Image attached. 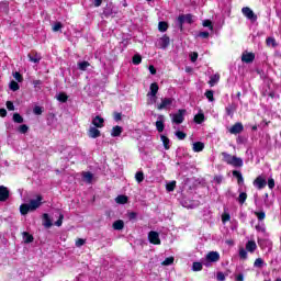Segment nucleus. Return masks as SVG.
I'll return each instance as SVG.
<instances>
[{"label": "nucleus", "mask_w": 281, "mask_h": 281, "mask_svg": "<svg viewBox=\"0 0 281 281\" xmlns=\"http://www.w3.org/2000/svg\"><path fill=\"white\" fill-rule=\"evenodd\" d=\"M42 201H43V196L37 195V198L35 200H31L29 204H22L20 206V212L22 216H25L27 212H35V210H38V207H41V205L43 204Z\"/></svg>", "instance_id": "obj_1"}, {"label": "nucleus", "mask_w": 281, "mask_h": 281, "mask_svg": "<svg viewBox=\"0 0 281 281\" xmlns=\"http://www.w3.org/2000/svg\"><path fill=\"white\" fill-rule=\"evenodd\" d=\"M222 157L226 164L234 166L235 168H240L243 166V159L229 154H222Z\"/></svg>", "instance_id": "obj_2"}, {"label": "nucleus", "mask_w": 281, "mask_h": 281, "mask_svg": "<svg viewBox=\"0 0 281 281\" xmlns=\"http://www.w3.org/2000/svg\"><path fill=\"white\" fill-rule=\"evenodd\" d=\"M204 267H212V251L207 252L206 257L202 259V262H193L192 271H201Z\"/></svg>", "instance_id": "obj_3"}, {"label": "nucleus", "mask_w": 281, "mask_h": 281, "mask_svg": "<svg viewBox=\"0 0 281 281\" xmlns=\"http://www.w3.org/2000/svg\"><path fill=\"white\" fill-rule=\"evenodd\" d=\"M184 115L186 110H178V112L170 114L171 122L173 124H183V121L186 120Z\"/></svg>", "instance_id": "obj_4"}, {"label": "nucleus", "mask_w": 281, "mask_h": 281, "mask_svg": "<svg viewBox=\"0 0 281 281\" xmlns=\"http://www.w3.org/2000/svg\"><path fill=\"white\" fill-rule=\"evenodd\" d=\"M183 23H189V24L194 23L192 14L179 15L178 24H179L180 30H183Z\"/></svg>", "instance_id": "obj_5"}, {"label": "nucleus", "mask_w": 281, "mask_h": 281, "mask_svg": "<svg viewBox=\"0 0 281 281\" xmlns=\"http://www.w3.org/2000/svg\"><path fill=\"white\" fill-rule=\"evenodd\" d=\"M170 45V37L168 35H164L162 37L158 38L156 42V47L158 49H166Z\"/></svg>", "instance_id": "obj_6"}, {"label": "nucleus", "mask_w": 281, "mask_h": 281, "mask_svg": "<svg viewBox=\"0 0 281 281\" xmlns=\"http://www.w3.org/2000/svg\"><path fill=\"white\" fill-rule=\"evenodd\" d=\"M241 14H244V16H246V19H248L249 21H256L258 19L256 13H254V10L248 7H244L241 9Z\"/></svg>", "instance_id": "obj_7"}, {"label": "nucleus", "mask_w": 281, "mask_h": 281, "mask_svg": "<svg viewBox=\"0 0 281 281\" xmlns=\"http://www.w3.org/2000/svg\"><path fill=\"white\" fill-rule=\"evenodd\" d=\"M148 240L151 245H161V239L159 238V233L151 231L148 234Z\"/></svg>", "instance_id": "obj_8"}, {"label": "nucleus", "mask_w": 281, "mask_h": 281, "mask_svg": "<svg viewBox=\"0 0 281 281\" xmlns=\"http://www.w3.org/2000/svg\"><path fill=\"white\" fill-rule=\"evenodd\" d=\"M104 16H115L117 14V8H115L113 4H108L103 10Z\"/></svg>", "instance_id": "obj_9"}, {"label": "nucleus", "mask_w": 281, "mask_h": 281, "mask_svg": "<svg viewBox=\"0 0 281 281\" xmlns=\"http://www.w3.org/2000/svg\"><path fill=\"white\" fill-rule=\"evenodd\" d=\"M175 102L172 98H165L161 99V103L157 105L158 111H162V109H168Z\"/></svg>", "instance_id": "obj_10"}, {"label": "nucleus", "mask_w": 281, "mask_h": 281, "mask_svg": "<svg viewBox=\"0 0 281 281\" xmlns=\"http://www.w3.org/2000/svg\"><path fill=\"white\" fill-rule=\"evenodd\" d=\"M255 58H256V55L254 53L244 52L241 55V63H246V64L254 63Z\"/></svg>", "instance_id": "obj_11"}, {"label": "nucleus", "mask_w": 281, "mask_h": 281, "mask_svg": "<svg viewBox=\"0 0 281 281\" xmlns=\"http://www.w3.org/2000/svg\"><path fill=\"white\" fill-rule=\"evenodd\" d=\"M243 131H244L243 123H236L235 125L228 128V132L232 135H238V133H243Z\"/></svg>", "instance_id": "obj_12"}, {"label": "nucleus", "mask_w": 281, "mask_h": 281, "mask_svg": "<svg viewBox=\"0 0 281 281\" xmlns=\"http://www.w3.org/2000/svg\"><path fill=\"white\" fill-rule=\"evenodd\" d=\"M255 188H258V190H262V188L267 187V180L262 178L261 176L257 177L254 181Z\"/></svg>", "instance_id": "obj_13"}, {"label": "nucleus", "mask_w": 281, "mask_h": 281, "mask_svg": "<svg viewBox=\"0 0 281 281\" xmlns=\"http://www.w3.org/2000/svg\"><path fill=\"white\" fill-rule=\"evenodd\" d=\"M100 135H101L100 130H98V127L95 126H91L88 131V137H90L91 139H98Z\"/></svg>", "instance_id": "obj_14"}, {"label": "nucleus", "mask_w": 281, "mask_h": 281, "mask_svg": "<svg viewBox=\"0 0 281 281\" xmlns=\"http://www.w3.org/2000/svg\"><path fill=\"white\" fill-rule=\"evenodd\" d=\"M10 199V191L4 186H0V201H8Z\"/></svg>", "instance_id": "obj_15"}, {"label": "nucleus", "mask_w": 281, "mask_h": 281, "mask_svg": "<svg viewBox=\"0 0 281 281\" xmlns=\"http://www.w3.org/2000/svg\"><path fill=\"white\" fill-rule=\"evenodd\" d=\"M156 128L158 133H164L166 125L164 124V115H159L158 120L156 121Z\"/></svg>", "instance_id": "obj_16"}, {"label": "nucleus", "mask_w": 281, "mask_h": 281, "mask_svg": "<svg viewBox=\"0 0 281 281\" xmlns=\"http://www.w3.org/2000/svg\"><path fill=\"white\" fill-rule=\"evenodd\" d=\"M92 124L97 128H103L104 127V119H102V116H95L92 120Z\"/></svg>", "instance_id": "obj_17"}, {"label": "nucleus", "mask_w": 281, "mask_h": 281, "mask_svg": "<svg viewBox=\"0 0 281 281\" xmlns=\"http://www.w3.org/2000/svg\"><path fill=\"white\" fill-rule=\"evenodd\" d=\"M203 148H205V144L203 142H195L192 144L193 153H202Z\"/></svg>", "instance_id": "obj_18"}, {"label": "nucleus", "mask_w": 281, "mask_h": 281, "mask_svg": "<svg viewBox=\"0 0 281 281\" xmlns=\"http://www.w3.org/2000/svg\"><path fill=\"white\" fill-rule=\"evenodd\" d=\"M256 249H258V245H256L255 240H249L246 244V250L249 251L250 254H254Z\"/></svg>", "instance_id": "obj_19"}, {"label": "nucleus", "mask_w": 281, "mask_h": 281, "mask_svg": "<svg viewBox=\"0 0 281 281\" xmlns=\"http://www.w3.org/2000/svg\"><path fill=\"white\" fill-rule=\"evenodd\" d=\"M27 57H29V60H30L31 63H35V64L41 63V58H42V57L38 55V53H31V54L27 55Z\"/></svg>", "instance_id": "obj_20"}, {"label": "nucleus", "mask_w": 281, "mask_h": 281, "mask_svg": "<svg viewBox=\"0 0 281 281\" xmlns=\"http://www.w3.org/2000/svg\"><path fill=\"white\" fill-rule=\"evenodd\" d=\"M149 90L150 91L147 93V95H153V97L157 95L159 91V85H157L156 82L151 83Z\"/></svg>", "instance_id": "obj_21"}, {"label": "nucleus", "mask_w": 281, "mask_h": 281, "mask_svg": "<svg viewBox=\"0 0 281 281\" xmlns=\"http://www.w3.org/2000/svg\"><path fill=\"white\" fill-rule=\"evenodd\" d=\"M122 131H123L122 126L116 125V126H114V127L112 128V131H111V136H112V137H120V135H122Z\"/></svg>", "instance_id": "obj_22"}, {"label": "nucleus", "mask_w": 281, "mask_h": 281, "mask_svg": "<svg viewBox=\"0 0 281 281\" xmlns=\"http://www.w3.org/2000/svg\"><path fill=\"white\" fill-rule=\"evenodd\" d=\"M160 139L165 150H170V138H168L166 135H160Z\"/></svg>", "instance_id": "obj_23"}, {"label": "nucleus", "mask_w": 281, "mask_h": 281, "mask_svg": "<svg viewBox=\"0 0 281 281\" xmlns=\"http://www.w3.org/2000/svg\"><path fill=\"white\" fill-rule=\"evenodd\" d=\"M43 218H44V223H43L44 227L49 229V227H52V220L49 218V214L44 213Z\"/></svg>", "instance_id": "obj_24"}, {"label": "nucleus", "mask_w": 281, "mask_h": 281, "mask_svg": "<svg viewBox=\"0 0 281 281\" xmlns=\"http://www.w3.org/2000/svg\"><path fill=\"white\" fill-rule=\"evenodd\" d=\"M113 229L121 231L124 229V221L117 220L113 223Z\"/></svg>", "instance_id": "obj_25"}, {"label": "nucleus", "mask_w": 281, "mask_h": 281, "mask_svg": "<svg viewBox=\"0 0 281 281\" xmlns=\"http://www.w3.org/2000/svg\"><path fill=\"white\" fill-rule=\"evenodd\" d=\"M233 177H236L237 179V183L240 186L245 182V180L243 179V173H240V171H233Z\"/></svg>", "instance_id": "obj_26"}, {"label": "nucleus", "mask_w": 281, "mask_h": 281, "mask_svg": "<svg viewBox=\"0 0 281 281\" xmlns=\"http://www.w3.org/2000/svg\"><path fill=\"white\" fill-rule=\"evenodd\" d=\"M82 178H83V181H86V183H91V181H93V173L83 172Z\"/></svg>", "instance_id": "obj_27"}, {"label": "nucleus", "mask_w": 281, "mask_h": 281, "mask_svg": "<svg viewBox=\"0 0 281 281\" xmlns=\"http://www.w3.org/2000/svg\"><path fill=\"white\" fill-rule=\"evenodd\" d=\"M115 201L120 205H124L125 203L128 202V198L126 195H119V196H116Z\"/></svg>", "instance_id": "obj_28"}, {"label": "nucleus", "mask_w": 281, "mask_h": 281, "mask_svg": "<svg viewBox=\"0 0 281 281\" xmlns=\"http://www.w3.org/2000/svg\"><path fill=\"white\" fill-rule=\"evenodd\" d=\"M175 188H177V181H170L166 186L167 192H175Z\"/></svg>", "instance_id": "obj_29"}, {"label": "nucleus", "mask_w": 281, "mask_h": 281, "mask_svg": "<svg viewBox=\"0 0 281 281\" xmlns=\"http://www.w3.org/2000/svg\"><path fill=\"white\" fill-rule=\"evenodd\" d=\"M90 65L89 61H80L78 63V69H80V71H87V67Z\"/></svg>", "instance_id": "obj_30"}, {"label": "nucleus", "mask_w": 281, "mask_h": 281, "mask_svg": "<svg viewBox=\"0 0 281 281\" xmlns=\"http://www.w3.org/2000/svg\"><path fill=\"white\" fill-rule=\"evenodd\" d=\"M263 266H265V260H262V258H258L254 262V267H256L257 269H262Z\"/></svg>", "instance_id": "obj_31"}, {"label": "nucleus", "mask_w": 281, "mask_h": 281, "mask_svg": "<svg viewBox=\"0 0 281 281\" xmlns=\"http://www.w3.org/2000/svg\"><path fill=\"white\" fill-rule=\"evenodd\" d=\"M23 240L24 243H33L34 241V237L32 235H30L29 233H23Z\"/></svg>", "instance_id": "obj_32"}, {"label": "nucleus", "mask_w": 281, "mask_h": 281, "mask_svg": "<svg viewBox=\"0 0 281 281\" xmlns=\"http://www.w3.org/2000/svg\"><path fill=\"white\" fill-rule=\"evenodd\" d=\"M205 120V115L203 113H199L194 116V123L195 124H201Z\"/></svg>", "instance_id": "obj_33"}, {"label": "nucleus", "mask_w": 281, "mask_h": 281, "mask_svg": "<svg viewBox=\"0 0 281 281\" xmlns=\"http://www.w3.org/2000/svg\"><path fill=\"white\" fill-rule=\"evenodd\" d=\"M13 122H15V124H23V116H21V114H19V113H14Z\"/></svg>", "instance_id": "obj_34"}, {"label": "nucleus", "mask_w": 281, "mask_h": 281, "mask_svg": "<svg viewBox=\"0 0 281 281\" xmlns=\"http://www.w3.org/2000/svg\"><path fill=\"white\" fill-rule=\"evenodd\" d=\"M175 262V257H169V258H166L162 262H161V265L164 266V267H170V265H172Z\"/></svg>", "instance_id": "obj_35"}, {"label": "nucleus", "mask_w": 281, "mask_h": 281, "mask_svg": "<svg viewBox=\"0 0 281 281\" xmlns=\"http://www.w3.org/2000/svg\"><path fill=\"white\" fill-rule=\"evenodd\" d=\"M158 30H159V32H166L168 30V23L167 22H159L158 23Z\"/></svg>", "instance_id": "obj_36"}, {"label": "nucleus", "mask_w": 281, "mask_h": 281, "mask_svg": "<svg viewBox=\"0 0 281 281\" xmlns=\"http://www.w3.org/2000/svg\"><path fill=\"white\" fill-rule=\"evenodd\" d=\"M232 216L229 215V213L225 212L222 214V223L225 225V223H229Z\"/></svg>", "instance_id": "obj_37"}, {"label": "nucleus", "mask_w": 281, "mask_h": 281, "mask_svg": "<svg viewBox=\"0 0 281 281\" xmlns=\"http://www.w3.org/2000/svg\"><path fill=\"white\" fill-rule=\"evenodd\" d=\"M135 179H136L137 183H142V181H144V172L137 171L135 175Z\"/></svg>", "instance_id": "obj_38"}, {"label": "nucleus", "mask_w": 281, "mask_h": 281, "mask_svg": "<svg viewBox=\"0 0 281 281\" xmlns=\"http://www.w3.org/2000/svg\"><path fill=\"white\" fill-rule=\"evenodd\" d=\"M19 133H21L22 135H25V133H27V131H30V127H27V125L23 124L20 125L18 128Z\"/></svg>", "instance_id": "obj_39"}, {"label": "nucleus", "mask_w": 281, "mask_h": 281, "mask_svg": "<svg viewBox=\"0 0 281 281\" xmlns=\"http://www.w3.org/2000/svg\"><path fill=\"white\" fill-rule=\"evenodd\" d=\"M132 61H133V65L142 64V56L140 55H134Z\"/></svg>", "instance_id": "obj_40"}, {"label": "nucleus", "mask_w": 281, "mask_h": 281, "mask_svg": "<svg viewBox=\"0 0 281 281\" xmlns=\"http://www.w3.org/2000/svg\"><path fill=\"white\" fill-rule=\"evenodd\" d=\"M221 255L217 251H212V262H218Z\"/></svg>", "instance_id": "obj_41"}, {"label": "nucleus", "mask_w": 281, "mask_h": 281, "mask_svg": "<svg viewBox=\"0 0 281 281\" xmlns=\"http://www.w3.org/2000/svg\"><path fill=\"white\" fill-rule=\"evenodd\" d=\"M60 30H63V23L56 22V23L53 25V32H60Z\"/></svg>", "instance_id": "obj_42"}, {"label": "nucleus", "mask_w": 281, "mask_h": 281, "mask_svg": "<svg viewBox=\"0 0 281 281\" xmlns=\"http://www.w3.org/2000/svg\"><path fill=\"white\" fill-rule=\"evenodd\" d=\"M9 87L11 91H19V83L16 81H11Z\"/></svg>", "instance_id": "obj_43"}, {"label": "nucleus", "mask_w": 281, "mask_h": 281, "mask_svg": "<svg viewBox=\"0 0 281 281\" xmlns=\"http://www.w3.org/2000/svg\"><path fill=\"white\" fill-rule=\"evenodd\" d=\"M239 258H241V260H247V250H245V248L239 249Z\"/></svg>", "instance_id": "obj_44"}, {"label": "nucleus", "mask_w": 281, "mask_h": 281, "mask_svg": "<svg viewBox=\"0 0 281 281\" xmlns=\"http://www.w3.org/2000/svg\"><path fill=\"white\" fill-rule=\"evenodd\" d=\"M266 43L269 47H276V38L273 37H268Z\"/></svg>", "instance_id": "obj_45"}, {"label": "nucleus", "mask_w": 281, "mask_h": 281, "mask_svg": "<svg viewBox=\"0 0 281 281\" xmlns=\"http://www.w3.org/2000/svg\"><path fill=\"white\" fill-rule=\"evenodd\" d=\"M176 137H178L179 139H184L186 137H188V135L184 132L181 131H177L175 133Z\"/></svg>", "instance_id": "obj_46"}, {"label": "nucleus", "mask_w": 281, "mask_h": 281, "mask_svg": "<svg viewBox=\"0 0 281 281\" xmlns=\"http://www.w3.org/2000/svg\"><path fill=\"white\" fill-rule=\"evenodd\" d=\"M215 278H216L217 281H224L225 278H227V276L223 272H217Z\"/></svg>", "instance_id": "obj_47"}, {"label": "nucleus", "mask_w": 281, "mask_h": 281, "mask_svg": "<svg viewBox=\"0 0 281 281\" xmlns=\"http://www.w3.org/2000/svg\"><path fill=\"white\" fill-rule=\"evenodd\" d=\"M198 58H199V53L193 52V53L190 54L191 63H196Z\"/></svg>", "instance_id": "obj_48"}, {"label": "nucleus", "mask_w": 281, "mask_h": 281, "mask_svg": "<svg viewBox=\"0 0 281 281\" xmlns=\"http://www.w3.org/2000/svg\"><path fill=\"white\" fill-rule=\"evenodd\" d=\"M238 201L241 204L245 203V201H247V193H245V192L240 193L238 196Z\"/></svg>", "instance_id": "obj_49"}, {"label": "nucleus", "mask_w": 281, "mask_h": 281, "mask_svg": "<svg viewBox=\"0 0 281 281\" xmlns=\"http://www.w3.org/2000/svg\"><path fill=\"white\" fill-rule=\"evenodd\" d=\"M65 218V215H63V213H59V218L58 221L55 222V225L57 227H60L63 225V220Z\"/></svg>", "instance_id": "obj_50"}, {"label": "nucleus", "mask_w": 281, "mask_h": 281, "mask_svg": "<svg viewBox=\"0 0 281 281\" xmlns=\"http://www.w3.org/2000/svg\"><path fill=\"white\" fill-rule=\"evenodd\" d=\"M149 99L147 101V104H155L157 102V95H147Z\"/></svg>", "instance_id": "obj_51"}, {"label": "nucleus", "mask_w": 281, "mask_h": 281, "mask_svg": "<svg viewBox=\"0 0 281 281\" xmlns=\"http://www.w3.org/2000/svg\"><path fill=\"white\" fill-rule=\"evenodd\" d=\"M268 187L270 188V190H273L276 188V180H273V178H270L268 180Z\"/></svg>", "instance_id": "obj_52"}, {"label": "nucleus", "mask_w": 281, "mask_h": 281, "mask_svg": "<svg viewBox=\"0 0 281 281\" xmlns=\"http://www.w3.org/2000/svg\"><path fill=\"white\" fill-rule=\"evenodd\" d=\"M255 214L259 221H265V212H255Z\"/></svg>", "instance_id": "obj_53"}, {"label": "nucleus", "mask_w": 281, "mask_h": 281, "mask_svg": "<svg viewBox=\"0 0 281 281\" xmlns=\"http://www.w3.org/2000/svg\"><path fill=\"white\" fill-rule=\"evenodd\" d=\"M33 113H34L35 115H41V114L43 113V109H42L41 106H35V108L33 109Z\"/></svg>", "instance_id": "obj_54"}, {"label": "nucleus", "mask_w": 281, "mask_h": 281, "mask_svg": "<svg viewBox=\"0 0 281 281\" xmlns=\"http://www.w3.org/2000/svg\"><path fill=\"white\" fill-rule=\"evenodd\" d=\"M57 99L59 102H67V94L60 93Z\"/></svg>", "instance_id": "obj_55"}, {"label": "nucleus", "mask_w": 281, "mask_h": 281, "mask_svg": "<svg viewBox=\"0 0 281 281\" xmlns=\"http://www.w3.org/2000/svg\"><path fill=\"white\" fill-rule=\"evenodd\" d=\"M198 37L200 38H207V36H210V33L207 32H200L196 34Z\"/></svg>", "instance_id": "obj_56"}, {"label": "nucleus", "mask_w": 281, "mask_h": 281, "mask_svg": "<svg viewBox=\"0 0 281 281\" xmlns=\"http://www.w3.org/2000/svg\"><path fill=\"white\" fill-rule=\"evenodd\" d=\"M203 27H210V30H212V21L210 20H205L202 23Z\"/></svg>", "instance_id": "obj_57"}, {"label": "nucleus", "mask_w": 281, "mask_h": 281, "mask_svg": "<svg viewBox=\"0 0 281 281\" xmlns=\"http://www.w3.org/2000/svg\"><path fill=\"white\" fill-rule=\"evenodd\" d=\"M7 109L8 111H14V103H12V101H7Z\"/></svg>", "instance_id": "obj_58"}, {"label": "nucleus", "mask_w": 281, "mask_h": 281, "mask_svg": "<svg viewBox=\"0 0 281 281\" xmlns=\"http://www.w3.org/2000/svg\"><path fill=\"white\" fill-rule=\"evenodd\" d=\"M86 240L82 238H79L76 240V247H82V245H85Z\"/></svg>", "instance_id": "obj_59"}, {"label": "nucleus", "mask_w": 281, "mask_h": 281, "mask_svg": "<svg viewBox=\"0 0 281 281\" xmlns=\"http://www.w3.org/2000/svg\"><path fill=\"white\" fill-rule=\"evenodd\" d=\"M235 280L236 281H245V276L243 273L236 274Z\"/></svg>", "instance_id": "obj_60"}, {"label": "nucleus", "mask_w": 281, "mask_h": 281, "mask_svg": "<svg viewBox=\"0 0 281 281\" xmlns=\"http://www.w3.org/2000/svg\"><path fill=\"white\" fill-rule=\"evenodd\" d=\"M13 77L18 80V82H21V80H23V77L19 72H14Z\"/></svg>", "instance_id": "obj_61"}, {"label": "nucleus", "mask_w": 281, "mask_h": 281, "mask_svg": "<svg viewBox=\"0 0 281 281\" xmlns=\"http://www.w3.org/2000/svg\"><path fill=\"white\" fill-rule=\"evenodd\" d=\"M214 181H215L216 183H223V177H222V176H215V177H214Z\"/></svg>", "instance_id": "obj_62"}, {"label": "nucleus", "mask_w": 281, "mask_h": 281, "mask_svg": "<svg viewBox=\"0 0 281 281\" xmlns=\"http://www.w3.org/2000/svg\"><path fill=\"white\" fill-rule=\"evenodd\" d=\"M205 95H206L209 102H212V90H207Z\"/></svg>", "instance_id": "obj_63"}, {"label": "nucleus", "mask_w": 281, "mask_h": 281, "mask_svg": "<svg viewBox=\"0 0 281 281\" xmlns=\"http://www.w3.org/2000/svg\"><path fill=\"white\" fill-rule=\"evenodd\" d=\"M8 115V111L5 109H0V117H5Z\"/></svg>", "instance_id": "obj_64"}]
</instances>
